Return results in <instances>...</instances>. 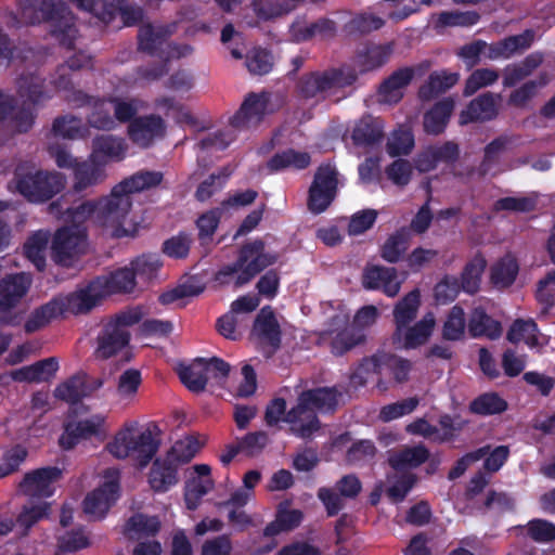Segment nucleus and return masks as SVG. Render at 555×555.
<instances>
[{
  "mask_svg": "<svg viewBox=\"0 0 555 555\" xmlns=\"http://www.w3.org/2000/svg\"><path fill=\"white\" fill-rule=\"evenodd\" d=\"M104 417L100 414L90 418L67 422L64 425V431L59 439V444L63 450H73L81 440L90 439L100 434L104 424Z\"/></svg>",
  "mask_w": 555,
  "mask_h": 555,
  "instance_id": "obj_17",
  "label": "nucleus"
},
{
  "mask_svg": "<svg viewBox=\"0 0 555 555\" xmlns=\"http://www.w3.org/2000/svg\"><path fill=\"white\" fill-rule=\"evenodd\" d=\"M199 442L195 437L188 436L173 443L166 456L177 466L189 463L199 450Z\"/></svg>",
  "mask_w": 555,
  "mask_h": 555,
  "instance_id": "obj_56",
  "label": "nucleus"
},
{
  "mask_svg": "<svg viewBox=\"0 0 555 555\" xmlns=\"http://www.w3.org/2000/svg\"><path fill=\"white\" fill-rule=\"evenodd\" d=\"M193 243L192 236L185 232H179L167 238L163 243V253L173 259H184L189 256L191 245Z\"/></svg>",
  "mask_w": 555,
  "mask_h": 555,
  "instance_id": "obj_63",
  "label": "nucleus"
},
{
  "mask_svg": "<svg viewBox=\"0 0 555 555\" xmlns=\"http://www.w3.org/2000/svg\"><path fill=\"white\" fill-rule=\"evenodd\" d=\"M364 335L353 327L339 331L331 341V351L335 356H343L353 347L364 341Z\"/></svg>",
  "mask_w": 555,
  "mask_h": 555,
  "instance_id": "obj_60",
  "label": "nucleus"
},
{
  "mask_svg": "<svg viewBox=\"0 0 555 555\" xmlns=\"http://www.w3.org/2000/svg\"><path fill=\"white\" fill-rule=\"evenodd\" d=\"M179 378L189 390L204 391L208 382L204 358H198L190 365L182 366L179 370Z\"/></svg>",
  "mask_w": 555,
  "mask_h": 555,
  "instance_id": "obj_45",
  "label": "nucleus"
},
{
  "mask_svg": "<svg viewBox=\"0 0 555 555\" xmlns=\"http://www.w3.org/2000/svg\"><path fill=\"white\" fill-rule=\"evenodd\" d=\"M166 132V121L157 114L139 116L127 127L129 140L140 149H150L156 141L164 139Z\"/></svg>",
  "mask_w": 555,
  "mask_h": 555,
  "instance_id": "obj_12",
  "label": "nucleus"
},
{
  "mask_svg": "<svg viewBox=\"0 0 555 555\" xmlns=\"http://www.w3.org/2000/svg\"><path fill=\"white\" fill-rule=\"evenodd\" d=\"M538 332V325L533 320L518 319L511 325L506 338L513 344L525 341L527 346L533 348L539 345Z\"/></svg>",
  "mask_w": 555,
  "mask_h": 555,
  "instance_id": "obj_48",
  "label": "nucleus"
},
{
  "mask_svg": "<svg viewBox=\"0 0 555 555\" xmlns=\"http://www.w3.org/2000/svg\"><path fill=\"white\" fill-rule=\"evenodd\" d=\"M507 409V401L495 391L483 392L468 404L469 412L479 416L502 414Z\"/></svg>",
  "mask_w": 555,
  "mask_h": 555,
  "instance_id": "obj_35",
  "label": "nucleus"
},
{
  "mask_svg": "<svg viewBox=\"0 0 555 555\" xmlns=\"http://www.w3.org/2000/svg\"><path fill=\"white\" fill-rule=\"evenodd\" d=\"M106 178L104 166L90 158V162H81L75 166L73 186L74 193H81L90 186L103 182Z\"/></svg>",
  "mask_w": 555,
  "mask_h": 555,
  "instance_id": "obj_30",
  "label": "nucleus"
},
{
  "mask_svg": "<svg viewBox=\"0 0 555 555\" xmlns=\"http://www.w3.org/2000/svg\"><path fill=\"white\" fill-rule=\"evenodd\" d=\"M311 164V156L308 152H300L294 149L275 153L267 163L270 171H281L286 168L304 170Z\"/></svg>",
  "mask_w": 555,
  "mask_h": 555,
  "instance_id": "obj_34",
  "label": "nucleus"
},
{
  "mask_svg": "<svg viewBox=\"0 0 555 555\" xmlns=\"http://www.w3.org/2000/svg\"><path fill=\"white\" fill-rule=\"evenodd\" d=\"M264 247V242L260 238L243 244L235 261L222 266L215 273L214 280L220 285L232 284L235 288L248 284L278 260L276 255L266 253Z\"/></svg>",
  "mask_w": 555,
  "mask_h": 555,
  "instance_id": "obj_3",
  "label": "nucleus"
},
{
  "mask_svg": "<svg viewBox=\"0 0 555 555\" xmlns=\"http://www.w3.org/2000/svg\"><path fill=\"white\" fill-rule=\"evenodd\" d=\"M164 180V173L155 170H140L125 178L112 189L111 199L106 201V207L114 210L115 216H124L126 219L132 207L131 195L157 188Z\"/></svg>",
  "mask_w": 555,
  "mask_h": 555,
  "instance_id": "obj_8",
  "label": "nucleus"
},
{
  "mask_svg": "<svg viewBox=\"0 0 555 555\" xmlns=\"http://www.w3.org/2000/svg\"><path fill=\"white\" fill-rule=\"evenodd\" d=\"M454 101L451 98H444L434 104V106L424 115V129L429 134H440L447 128L452 112Z\"/></svg>",
  "mask_w": 555,
  "mask_h": 555,
  "instance_id": "obj_32",
  "label": "nucleus"
},
{
  "mask_svg": "<svg viewBox=\"0 0 555 555\" xmlns=\"http://www.w3.org/2000/svg\"><path fill=\"white\" fill-rule=\"evenodd\" d=\"M22 20L29 25L48 23L61 46L73 49L77 29L75 16L63 0H17Z\"/></svg>",
  "mask_w": 555,
  "mask_h": 555,
  "instance_id": "obj_2",
  "label": "nucleus"
},
{
  "mask_svg": "<svg viewBox=\"0 0 555 555\" xmlns=\"http://www.w3.org/2000/svg\"><path fill=\"white\" fill-rule=\"evenodd\" d=\"M119 496L120 485L118 478L106 480L86 495L82 509L92 520L103 519Z\"/></svg>",
  "mask_w": 555,
  "mask_h": 555,
  "instance_id": "obj_13",
  "label": "nucleus"
},
{
  "mask_svg": "<svg viewBox=\"0 0 555 555\" xmlns=\"http://www.w3.org/2000/svg\"><path fill=\"white\" fill-rule=\"evenodd\" d=\"M512 143V138L506 134H501L489 142L483 149V157L478 167L479 175L485 177L498 167L501 162L502 154L507 150Z\"/></svg>",
  "mask_w": 555,
  "mask_h": 555,
  "instance_id": "obj_38",
  "label": "nucleus"
},
{
  "mask_svg": "<svg viewBox=\"0 0 555 555\" xmlns=\"http://www.w3.org/2000/svg\"><path fill=\"white\" fill-rule=\"evenodd\" d=\"M391 47L389 44H366L357 53V63L361 72H369L382 67L389 60Z\"/></svg>",
  "mask_w": 555,
  "mask_h": 555,
  "instance_id": "obj_36",
  "label": "nucleus"
},
{
  "mask_svg": "<svg viewBox=\"0 0 555 555\" xmlns=\"http://www.w3.org/2000/svg\"><path fill=\"white\" fill-rule=\"evenodd\" d=\"M134 427L126 425L118 430L105 450L115 459L125 460L133 455L141 468L145 467L155 456L160 444V429L155 423H150L137 436Z\"/></svg>",
  "mask_w": 555,
  "mask_h": 555,
  "instance_id": "obj_5",
  "label": "nucleus"
},
{
  "mask_svg": "<svg viewBox=\"0 0 555 555\" xmlns=\"http://www.w3.org/2000/svg\"><path fill=\"white\" fill-rule=\"evenodd\" d=\"M17 192L30 203H46L62 192L66 178L57 171L36 170L14 175Z\"/></svg>",
  "mask_w": 555,
  "mask_h": 555,
  "instance_id": "obj_7",
  "label": "nucleus"
},
{
  "mask_svg": "<svg viewBox=\"0 0 555 555\" xmlns=\"http://www.w3.org/2000/svg\"><path fill=\"white\" fill-rule=\"evenodd\" d=\"M86 373H77L65 382L57 385L54 397L70 404H77L82 398L88 397L86 392Z\"/></svg>",
  "mask_w": 555,
  "mask_h": 555,
  "instance_id": "obj_41",
  "label": "nucleus"
},
{
  "mask_svg": "<svg viewBox=\"0 0 555 555\" xmlns=\"http://www.w3.org/2000/svg\"><path fill=\"white\" fill-rule=\"evenodd\" d=\"M86 240V231L78 225L60 228L52 240V259L60 266H70L73 260L82 254Z\"/></svg>",
  "mask_w": 555,
  "mask_h": 555,
  "instance_id": "obj_10",
  "label": "nucleus"
},
{
  "mask_svg": "<svg viewBox=\"0 0 555 555\" xmlns=\"http://www.w3.org/2000/svg\"><path fill=\"white\" fill-rule=\"evenodd\" d=\"M362 286L365 289H382L388 297H396L401 288L398 272L393 267L369 266L362 274Z\"/></svg>",
  "mask_w": 555,
  "mask_h": 555,
  "instance_id": "obj_18",
  "label": "nucleus"
},
{
  "mask_svg": "<svg viewBox=\"0 0 555 555\" xmlns=\"http://www.w3.org/2000/svg\"><path fill=\"white\" fill-rule=\"evenodd\" d=\"M487 267V260L478 253L476 254L463 268L461 273L460 283L462 289L467 294H475L478 292L481 282V275Z\"/></svg>",
  "mask_w": 555,
  "mask_h": 555,
  "instance_id": "obj_42",
  "label": "nucleus"
},
{
  "mask_svg": "<svg viewBox=\"0 0 555 555\" xmlns=\"http://www.w3.org/2000/svg\"><path fill=\"white\" fill-rule=\"evenodd\" d=\"M421 306V292L414 288L405 294L393 307L392 315L396 330L392 334L393 344L401 341V336L405 326L410 325L416 317Z\"/></svg>",
  "mask_w": 555,
  "mask_h": 555,
  "instance_id": "obj_20",
  "label": "nucleus"
},
{
  "mask_svg": "<svg viewBox=\"0 0 555 555\" xmlns=\"http://www.w3.org/2000/svg\"><path fill=\"white\" fill-rule=\"evenodd\" d=\"M518 271L517 260L512 257H505L492 267L490 279L494 286L505 288L515 282Z\"/></svg>",
  "mask_w": 555,
  "mask_h": 555,
  "instance_id": "obj_49",
  "label": "nucleus"
},
{
  "mask_svg": "<svg viewBox=\"0 0 555 555\" xmlns=\"http://www.w3.org/2000/svg\"><path fill=\"white\" fill-rule=\"evenodd\" d=\"M272 94L267 91L250 92L246 95L238 111L230 118V125L236 129H250L257 127L275 109L271 105Z\"/></svg>",
  "mask_w": 555,
  "mask_h": 555,
  "instance_id": "obj_11",
  "label": "nucleus"
},
{
  "mask_svg": "<svg viewBox=\"0 0 555 555\" xmlns=\"http://www.w3.org/2000/svg\"><path fill=\"white\" fill-rule=\"evenodd\" d=\"M35 119V106L30 103L23 102L20 106H14V111L8 124L13 133H26L34 126Z\"/></svg>",
  "mask_w": 555,
  "mask_h": 555,
  "instance_id": "obj_55",
  "label": "nucleus"
},
{
  "mask_svg": "<svg viewBox=\"0 0 555 555\" xmlns=\"http://www.w3.org/2000/svg\"><path fill=\"white\" fill-rule=\"evenodd\" d=\"M49 511L50 504L47 502L24 505L15 519L16 525L22 529V534H28V531L34 525L48 517Z\"/></svg>",
  "mask_w": 555,
  "mask_h": 555,
  "instance_id": "obj_53",
  "label": "nucleus"
},
{
  "mask_svg": "<svg viewBox=\"0 0 555 555\" xmlns=\"http://www.w3.org/2000/svg\"><path fill=\"white\" fill-rule=\"evenodd\" d=\"M33 283L30 274L10 273L0 280V299L16 307L26 296Z\"/></svg>",
  "mask_w": 555,
  "mask_h": 555,
  "instance_id": "obj_26",
  "label": "nucleus"
},
{
  "mask_svg": "<svg viewBox=\"0 0 555 555\" xmlns=\"http://www.w3.org/2000/svg\"><path fill=\"white\" fill-rule=\"evenodd\" d=\"M357 79V72L349 66L314 70L299 77L296 91L300 99L319 101L324 100L328 91L350 87Z\"/></svg>",
  "mask_w": 555,
  "mask_h": 555,
  "instance_id": "obj_6",
  "label": "nucleus"
},
{
  "mask_svg": "<svg viewBox=\"0 0 555 555\" xmlns=\"http://www.w3.org/2000/svg\"><path fill=\"white\" fill-rule=\"evenodd\" d=\"M130 340V333L125 328H116V325L105 324L98 336L96 354L102 359H109L125 348Z\"/></svg>",
  "mask_w": 555,
  "mask_h": 555,
  "instance_id": "obj_25",
  "label": "nucleus"
},
{
  "mask_svg": "<svg viewBox=\"0 0 555 555\" xmlns=\"http://www.w3.org/2000/svg\"><path fill=\"white\" fill-rule=\"evenodd\" d=\"M62 477V469L46 466L25 474L20 482V490L31 498H50L54 493L53 483Z\"/></svg>",
  "mask_w": 555,
  "mask_h": 555,
  "instance_id": "obj_16",
  "label": "nucleus"
},
{
  "mask_svg": "<svg viewBox=\"0 0 555 555\" xmlns=\"http://www.w3.org/2000/svg\"><path fill=\"white\" fill-rule=\"evenodd\" d=\"M105 298L95 279L91 280L83 287L57 299L62 314L69 312L75 315L87 314L101 304Z\"/></svg>",
  "mask_w": 555,
  "mask_h": 555,
  "instance_id": "obj_14",
  "label": "nucleus"
},
{
  "mask_svg": "<svg viewBox=\"0 0 555 555\" xmlns=\"http://www.w3.org/2000/svg\"><path fill=\"white\" fill-rule=\"evenodd\" d=\"M467 331L472 338L487 337L496 339L502 334L501 323L490 317L483 308H474L467 321Z\"/></svg>",
  "mask_w": 555,
  "mask_h": 555,
  "instance_id": "obj_27",
  "label": "nucleus"
},
{
  "mask_svg": "<svg viewBox=\"0 0 555 555\" xmlns=\"http://www.w3.org/2000/svg\"><path fill=\"white\" fill-rule=\"evenodd\" d=\"M273 65V54L264 48H255L246 56V66L253 75H267L272 70Z\"/></svg>",
  "mask_w": 555,
  "mask_h": 555,
  "instance_id": "obj_61",
  "label": "nucleus"
},
{
  "mask_svg": "<svg viewBox=\"0 0 555 555\" xmlns=\"http://www.w3.org/2000/svg\"><path fill=\"white\" fill-rule=\"evenodd\" d=\"M435 324L436 321L434 314L428 312L414 325L405 326L399 344L402 343V347L406 350L416 349L427 343L433 334Z\"/></svg>",
  "mask_w": 555,
  "mask_h": 555,
  "instance_id": "obj_31",
  "label": "nucleus"
},
{
  "mask_svg": "<svg viewBox=\"0 0 555 555\" xmlns=\"http://www.w3.org/2000/svg\"><path fill=\"white\" fill-rule=\"evenodd\" d=\"M414 147V137L410 130L399 128L395 129L386 143V151L391 157L405 156Z\"/></svg>",
  "mask_w": 555,
  "mask_h": 555,
  "instance_id": "obj_52",
  "label": "nucleus"
},
{
  "mask_svg": "<svg viewBox=\"0 0 555 555\" xmlns=\"http://www.w3.org/2000/svg\"><path fill=\"white\" fill-rule=\"evenodd\" d=\"M91 106L92 112L88 115L87 118L90 127L106 131L116 128L114 116H112L111 111L105 107L104 99H96Z\"/></svg>",
  "mask_w": 555,
  "mask_h": 555,
  "instance_id": "obj_64",
  "label": "nucleus"
},
{
  "mask_svg": "<svg viewBox=\"0 0 555 555\" xmlns=\"http://www.w3.org/2000/svg\"><path fill=\"white\" fill-rule=\"evenodd\" d=\"M178 466L167 456L156 459L149 475V482L156 492H165L171 486L176 485Z\"/></svg>",
  "mask_w": 555,
  "mask_h": 555,
  "instance_id": "obj_29",
  "label": "nucleus"
},
{
  "mask_svg": "<svg viewBox=\"0 0 555 555\" xmlns=\"http://www.w3.org/2000/svg\"><path fill=\"white\" fill-rule=\"evenodd\" d=\"M498 113L493 93L485 92L468 103L466 108L461 112L459 121L461 125L490 121L496 118Z\"/></svg>",
  "mask_w": 555,
  "mask_h": 555,
  "instance_id": "obj_21",
  "label": "nucleus"
},
{
  "mask_svg": "<svg viewBox=\"0 0 555 555\" xmlns=\"http://www.w3.org/2000/svg\"><path fill=\"white\" fill-rule=\"evenodd\" d=\"M460 146L453 141H447L441 145L430 149L426 157L428 159L420 158V167L422 170L434 169L437 163L454 164L460 158Z\"/></svg>",
  "mask_w": 555,
  "mask_h": 555,
  "instance_id": "obj_43",
  "label": "nucleus"
},
{
  "mask_svg": "<svg viewBox=\"0 0 555 555\" xmlns=\"http://www.w3.org/2000/svg\"><path fill=\"white\" fill-rule=\"evenodd\" d=\"M429 67L430 63L425 61L416 66L396 69L379 85V95L388 103H398L403 98L401 90L408 87L415 76H423Z\"/></svg>",
  "mask_w": 555,
  "mask_h": 555,
  "instance_id": "obj_15",
  "label": "nucleus"
},
{
  "mask_svg": "<svg viewBox=\"0 0 555 555\" xmlns=\"http://www.w3.org/2000/svg\"><path fill=\"white\" fill-rule=\"evenodd\" d=\"M168 36L169 33L165 27H154L151 23L144 24L138 30V50L155 55Z\"/></svg>",
  "mask_w": 555,
  "mask_h": 555,
  "instance_id": "obj_39",
  "label": "nucleus"
},
{
  "mask_svg": "<svg viewBox=\"0 0 555 555\" xmlns=\"http://www.w3.org/2000/svg\"><path fill=\"white\" fill-rule=\"evenodd\" d=\"M410 240V229L401 227L383 244L380 257L389 263L399 262L409 247Z\"/></svg>",
  "mask_w": 555,
  "mask_h": 555,
  "instance_id": "obj_37",
  "label": "nucleus"
},
{
  "mask_svg": "<svg viewBox=\"0 0 555 555\" xmlns=\"http://www.w3.org/2000/svg\"><path fill=\"white\" fill-rule=\"evenodd\" d=\"M380 350L371 357L363 358L349 376V382L354 388L366 385L372 374H380Z\"/></svg>",
  "mask_w": 555,
  "mask_h": 555,
  "instance_id": "obj_51",
  "label": "nucleus"
},
{
  "mask_svg": "<svg viewBox=\"0 0 555 555\" xmlns=\"http://www.w3.org/2000/svg\"><path fill=\"white\" fill-rule=\"evenodd\" d=\"M49 243V233L37 231L24 244V254L38 271L46 268V249Z\"/></svg>",
  "mask_w": 555,
  "mask_h": 555,
  "instance_id": "obj_46",
  "label": "nucleus"
},
{
  "mask_svg": "<svg viewBox=\"0 0 555 555\" xmlns=\"http://www.w3.org/2000/svg\"><path fill=\"white\" fill-rule=\"evenodd\" d=\"M104 296L113 294H130L137 286L134 272L129 267L118 268L106 275L94 278Z\"/></svg>",
  "mask_w": 555,
  "mask_h": 555,
  "instance_id": "obj_24",
  "label": "nucleus"
},
{
  "mask_svg": "<svg viewBox=\"0 0 555 555\" xmlns=\"http://www.w3.org/2000/svg\"><path fill=\"white\" fill-rule=\"evenodd\" d=\"M457 73L447 70L433 72L425 83L418 89V98L423 102H428L451 89L459 81Z\"/></svg>",
  "mask_w": 555,
  "mask_h": 555,
  "instance_id": "obj_28",
  "label": "nucleus"
},
{
  "mask_svg": "<svg viewBox=\"0 0 555 555\" xmlns=\"http://www.w3.org/2000/svg\"><path fill=\"white\" fill-rule=\"evenodd\" d=\"M75 194L74 192H67L59 199L52 202L49 205L50 212L73 223H82L91 216H94L96 222L102 227L114 228L115 236L120 237L127 234V231L122 228L124 216H115L114 210H108L106 207V201L111 199V194L99 201L70 203V198Z\"/></svg>",
  "mask_w": 555,
  "mask_h": 555,
  "instance_id": "obj_4",
  "label": "nucleus"
},
{
  "mask_svg": "<svg viewBox=\"0 0 555 555\" xmlns=\"http://www.w3.org/2000/svg\"><path fill=\"white\" fill-rule=\"evenodd\" d=\"M253 334H255L262 343L268 344L275 352L281 347V327L271 307H263L257 314Z\"/></svg>",
  "mask_w": 555,
  "mask_h": 555,
  "instance_id": "obj_22",
  "label": "nucleus"
},
{
  "mask_svg": "<svg viewBox=\"0 0 555 555\" xmlns=\"http://www.w3.org/2000/svg\"><path fill=\"white\" fill-rule=\"evenodd\" d=\"M222 214L223 209L220 206L202 214L196 220L198 240L202 245H206L211 242L212 236L220 223Z\"/></svg>",
  "mask_w": 555,
  "mask_h": 555,
  "instance_id": "obj_57",
  "label": "nucleus"
},
{
  "mask_svg": "<svg viewBox=\"0 0 555 555\" xmlns=\"http://www.w3.org/2000/svg\"><path fill=\"white\" fill-rule=\"evenodd\" d=\"M341 391L336 386L317 387L299 393L297 404L286 414L284 421L289 431L301 439H309L321 427L315 411L333 414L338 408Z\"/></svg>",
  "mask_w": 555,
  "mask_h": 555,
  "instance_id": "obj_1",
  "label": "nucleus"
},
{
  "mask_svg": "<svg viewBox=\"0 0 555 555\" xmlns=\"http://www.w3.org/2000/svg\"><path fill=\"white\" fill-rule=\"evenodd\" d=\"M160 526L162 524L157 516L137 513L127 520L125 531L134 532L139 535L154 537L160 530Z\"/></svg>",
  "mask_w": 555,
  "mask_h": 555,
  "instance_id": "obj_58",
  "label": "nucleus"
},
{
  "mask_svg": "<svg viewBox=\"0 0 555 555\" xmlns=\"http://www.w3.org/2000/svg\"><path fill=\"white\" fill-rule=\"evenodd\" d=\"M385 25V21L370 13H361L352 17L346 24V30L349 35L361 36L378 30Z\"/></svg>",
  "mask_w": 555,
  "mask_h": 555,
  "instance_id": "obj_62",
  "label": "nucleus"
},
{
  "mask_svg": "<svg viewBox=\"0 0 555 555\" xmlns=\"http://www.w3.org/2000/svg\"><path fill=\"white\" fill-rule=\"evenodd\" d=\"M52 132L55 137L74 140L83 138L87 129L80 118L73 115H63L53 120Z\"/></svg>",
  "mask_w": 555,
  "mask_h": 555,
  "instance_id": "obj_50",
  "label": "nucleus"
},
{
  "mask_svg": "<svg viewBox=\"0 0 555 555\" xmlns=\"http://www.w3.org/2000/svg\"><path fill=\"white\" fill-rule=\"evenodd\" d=\"M430 452L424 444L404 448L389 457V465L397 472L417 468L429 460Z\"/></svg>",
  "mask_w": 555,
  "mask_h": 555,
  "instance_id": "obj_33",
  "label": "nucleus"
},
{
  "mask_svg": "<svg viewBox=\"0 0 555 555\" xmlns=\"http://www.w3.org/2000/svg\"><path fill=\"white\" fill-rule=\"evenodd\" d=\"M383 367L391 372L397 383L402 384L409 379L412 362L397 354L380 351V370Z\"/></svg>",
  "mask_w": 555,
  "mask_h": 555,
  "instance_id": "obj_59",
  "label": "nucleus"
},
{
  "mask_svg": "<svg viewBox=\"0 0 555 555\" xmlns=\"http://www.w3.org/2000/svg\"><path fill=\"white\" fill-rule=\"evenodd\" d=\"M384 121L370 114L363 115L354 125L351 139L356 146H374L384 139Z\"/></svg>",
  "mask_w": 555,
  "mask_h": 555,
  "instance_id": "obj_23",
  "label": "nucleus"
},
{
  "mask_svg": "<svg viewBox=\"0 0 555 555\" xmlns=\"http://www.w3.org/2000/svg\"><path fill=\"white\" fill-rule=\"evenodd\" d=\"M127 0H85L81 9L92 13L100 21L109 24L117 15L118 9Z\"/></svg>",
  "mask_w": 555,
  "mask_h": 555,
  "instance_id": "obj_54",
  "label": "nucleus"
},
{
  "mask_svg": "<svg viewBox=\"0 0 555 555\" xmlns=\"http://www.w3.org/2000/svg\"><path fill=\"white\" fill-rule=\"evenodd\" d=\"M128 144L124 138L113 134H100L92 140L91 159L105 166L111 162H120L126 157Z\"/></svg>",
  "mask_w": 555,
  "mask_h": 555,
  "instance_id": "obj_19",
  "label": "nucleus"
},
{
  "mask_svg": "<svg viewBox=\"0 0 555 555\" xmlns=\"http://www.w3.org/2000/svg\"><path fill=\"white\" fill-rule=\"evenodd\" d=\"M467 321L464 309L460 305L453 306L442 325V338L448 341H459L465 336Z\"/></svg>",
  "mask_w": 555,
  "mask_h": 555,
  "instance_id": "obj_44",
  "label": "nucleus"
},
{
  "mask_svg": "<svg viewBox=\"0 0 555 555\" xmlns=\"http://www.w3.org/2000/svg\"><path fill=\"white\" fill-rule=\"evenodd\" d=\"M61 314L62 308H60L57 299H52L31 312L24 324V330L28 334L35 333Z\"/></svg>",
  "mask_w": 555,
  "mask_h": 555,
  "instance_id": "obj_47",
  "label": "nucleus"
},
{
  "mask_svg": "<svg viewBox=\"0 0 555 555\" xmlns=\"http://www.w3.org/2000/svg\"><path fill=\"white\" fill-rule=\"evenodd\" d=\"M18 94L25 98L23 102L37 105L49 99L46 91L44 79L36 74L22 75L17 81Z\"/></svg>",
  "mask_w": 555,
  "mask_h": 555,
  "instance_id": "obj_40",
  "label": "nucleus"
},
{
  "mask_svg": "<svg viewBox=\"0 0 555 555\" xmlns=\"http://www.w3.org/2000/svg\"><path fill=\"white\" fill-rule=\"evenodd\" d=\"M338 192V172L330 163L321 164L308 190L307 207L313 215L324 212L335 201Z\"/></svg>",
  "mask_w": 555,
  "mask_h": 555,
  "instance_id": "obj_9",
  "label": "nucleus"
}]
</instances>
